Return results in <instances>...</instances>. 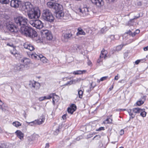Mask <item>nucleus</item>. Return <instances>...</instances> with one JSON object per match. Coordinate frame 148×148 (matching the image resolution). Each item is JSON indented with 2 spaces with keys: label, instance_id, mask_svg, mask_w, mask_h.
<instances>
[{
  "label": "nucleus",
  "instance_id": "nucleus-1",
  "mask_svg": "<svg viewBox=\"0 0 148 148\" xmlns=\"http://www.w3.org/2000/svg\"><path fill=\"white\" fill-rule=\"evenodd\" d=\"M20 32L22 34L29 37L36 41L40 39L36 32L32 27L28 26L27 24L20 28Z\"/></svg>",
  "mask_w": 148,
  "mask_h": 148
},
{
  "label": "nucleus",
  "instance_id": "nucleus-2",
  "mask_svg": "<svg viewBox=\"0 0 148 148\" xmlns=\"http://www.w3.org/2000/svg\"><path fill=\"white\" fill-rule=\"evenodd\" d=\"M42 17L43 19L52 22L54 20V18L51 11L47 9L44 10L42 13Z\"/></svg>",
  "mask_w": 148,
  "mask_h": 148
},
{
  "label": "nucleus",
  "instance_id": "nucleus-3",
  "mask_svg": "<svg viewBox=\"0 0 148 148\" xmlns=\"http://www.w3.org/2000/svg\"><path fill=\"white\" fill-rule=\"evenodd\" d=\"M15 23L16 25L19 26L21 28L27 24V19L26 18L23 16H18L14 19Z\"/></svg>",
  "mask_w": 148,
  "mask_h": 148
},
{
  "label": "nucleus",
  "instance_id": "nucleus-4",
  "mask_svg": "<svg viewBox=\"0 0 148 148\" xmlns=\"http://www.w3.org/2000/svg\"><path fill=\"white\" fill-rule=\"evenodd\" d=\"M38 10L34 8L32 9L27 13L29 18L30 19L38 18L40 16Z\"/></svg>",
  "mask_w": 148,
  "mask_h": 148
},
{
  "label": "nucleus",
  "instance_id": "nucleus-5",
  "mask_svg": "<svg viewBox=\"0 0 148 148\" xmlns=\"http://www.w3.org/2000/svg\"><path fill=\"white\" fill-rule=\"evenodd\" d=\"M29 23L38 29H40L43 26V24L42 22L38 20H31L29 21Z\"/></svg>",
  "mask_w": 148,
  "mask_h": 148
},
{
  "label": "nucleus",
  "instance_id": "nucleus-6",
  "mask_svg": "<svg viewBox=\"0 0 148 148\" xmlns=\"http://www.w3.org/2000/svg\"><path fill=\"white\" fill-rule=\"evenodd\" d=\"M41 34L42 36L46 38L49 40H51L53 36L51 32L47 30H42L40 31Z\"/></svg>",
  "mask_w": 148,
  "mask_h": 148
},
{
  "label": "nucleus",
  "instance_id": "nucleus-7",
  "mask_svg": "<svg viewBox=\"0 0 148 148\" xmlns=\"http://www.w3.org/2000/svg\"><path fill=\"white\" fill-rule=\"evenodd\" d=\"M6 27L7 29L12 32L16 33L19 30L18 28L16 27L14 24L10 23L7 24Z\"/></svg>",
  "mask_w": 148,
  "mask_h": 148
},
{
  "label": "nucleus",
  "instance_id": "nucleus-8",
  "mask_svg": "<svg viewBox=\"0 0 148 148\" xmlns=\"http://www.w3.org/2000/svg\"><path fill=\"white\" fill-rule=\"evenodd\" d=\"M29 87L32 89H36V90L39 89L40 86L39 83L34 80L30 81L29 82Z\"/></svg>",
  "mask_w": 148,
  "mask_h": 148
},
{
  "label": "nucleus",
  "instance_id": "nucleus-9",
  "mask_svg": "<svg viewBox=\"0 0 148 148\" xmlns=\"http://www.w3.org/2000/svg\"><path fill=\"white\" fill-rule=\"evenodd\" d=\"M21 2L18 0H11L10 2V6L15 8L19 7Z\"/></svg>",
  "mask_w": 148,
  "mask_h": 148
},
{
  "label": "nucleus",
  "instance_id": "nucleus-10",
  "mask_svg": "<svg viewBox=\"0 0 148 148\" xmlns=\"http://www.w3.org/2000/svg\"><path fill=\"white\" fill-rule=\"evenodd\" d=\"M45 118L42 117V118H40L39 119L37 120H36L33 121L29 123H31V125H40L42 124L45 121Z\"/></svg>",
  "mask_w": 148,
  "mask_h": 148
},
{
  "label": "nucleus",
  "instance_id": "nucleus-11",
  "mask_svg": "<svg viewBox=\"0 0 148 148\" xmlns=\"http://www.w3.org/2000/svg\"><path fill=\"white\" fill-rule=\"evenodd\" d=\"M72 36V34L71 33L65 34L62 36V39L64 42H67Z\"/></svg>",
  "mask_w": 148,
  "mask_h": 148
},
{
  "label": "nucleus",
  "instance_id": "nucleus-12",
  "mask_svg": "<svg viewBox=\"0 0 148 148\" xmlns=\"http://www.w3.org/2000/svg\"><path fill=\"white\" fill-rule=\"evenodd\" d=\"M23 46L24 48L29 50L30 51H33L34 49V46L28 42H26L24 43Z\"/></svg>",
  "mask_w": 148,
  "mask_h": 148
},
{
  "label": "nucleus",
  "instance_id": "nucleus-13",
  "mask_svg": "<svg viewBox=\"0 0 148 148\" xmlns=\"http://www.w3.org/2000/svg\"><path fill=\"white\" fill-rule=\"evenodd\" d=\"M91 1L98 7H101L103 5V1L102 0H91Z\"/></svg>",
  "mask_w": 148,
  "mask_h": 148
},
{
  "label": "nucleus",
  "instance_id": "nucleus-14",
  "mask_svg": "<svg viewBox=\"0 0 148 148\" xmlns=\"http://www.w3.org/2000/svg\"><path fill=\"white\" fill-rule=\"evenodd\" d=\"M54 9L55 10L56 12H58L60 11H62L63 7L61 4L56 3L54 7Z\"/></svg>",
  "mask_w": 148,
  "mask_h": 148
},
{
  "label": "nucleus",
  "instance_id": "nucleus-15",
  "mask_svg": "<svg viewBox=\"0 0 148 148\" xmlns=\"http://www.w3.org/2000/svg\"><path fill=\"white\" fill-rule=\"evenodd\" d=\"M17 137L21 140H23L24 137V134L20 130H18L15 132Z\"/></svg>",
  "mask_w": 148,
  "mask_h": 148
},
{
  "label": "nucleus",
  "instance_id": "nucleus-16",
  "mask_svg": "<svg viewBox=\"0 0 148 148\" xmlns=\"http://www.w3.org/2000/svg\"><path fill=\"white\" fill-rule=\"evenodd\" d=\"M64 16V13L62 11L56 12V16L58 19H61Z\"/></svg>",
  "mask_w": 148,
  "mask_h": 148
},
{
  "label": "nucleus",
  "instance_id": "nucleus-17",
  "mask_svg": "<svg viewBox=\"0 0 148 148\" xmlns=\"http://www.w3.org/2000/svg\"><path fill=\"white\" fill-rule=\"evenodd\" d=\"M21 62L24 63V65L26 66L28 65L31 63V60L29 59L26 58H24L22 59Z\"/></svg>",
  "mask_w": 148,
  "mask_h": 148
},
{
  "label": "nucleus",
  "instance_id": "nucleus-18",
  "mask_svg": "<svg viewBox=\"0 0 148 148\" xmlns=\"http://www.w3.org/2000/svg\"><path fill=\"white\" fill-rule=\"evenodd\" d=\"M26 12L27 13L30 11L33 8L32 5L31 3L29 2H26Z\"/></svg>",
  "mask_w": 148,
  "mask_h": 148
},
{
  "label": "nucleus",
  "instance_id": "nucleus-19",
  "mask_svg": "<svg viewBox=\"0 0 148 148\" xmlns=\"http://www.w3.org/2000/svg\"><path fill=\"white\" fill-rule=\"evenodd\" d=\"M77 32L76 34V35L78 36L79 35H84L86 33L81 27H79L77 29Z\"/></svg>",
  "mask_w": 148,
  "mask_h": 148
},
{
  "label": "nucleus",
  "instance_id": "nucleus-20",
  "mask_svg": "<svg viewBox=\"0 0 148 148\" xmlns=\"http://www.w3.org/2000/svg\"><path fill=\"white\" fill-rule=\"evenodd\" d=\"M25 65L23 64H18L15 67L17 71H21L24 69Z\"/></svg>",
  "mask_w": 148,
  "mask_h": 148
},
{
  "label": "nucleus",
  "instance_id": "nucleus-21",
  "mask_svg": "<svg viewBox=\"0 0 148 148\" xmlns=\"http://www.w3.org/2000/svg\"><path fill=\"white\" fill-rule=\"evenodd\" d=\"M79 12L83 14V16H84L87 14V12H88V10L87 8H83L82 9L79 8Z\"/></svg>",
  "mask_w": 148,
  "mask_h": 148
},
{
  "label": "nucleus",
  "instance_id": "nucleus-22",
  "mask_svg": "<svg viewBox=\"0 0 148 148\" xmlns=\"http://www.w3.org/2000/svg\"><path fill=\"white\" fill-rule=\"evenodd\" d=\"M53 96L52 97L53 98L52 102L54 105H55V103L56 101H57L59 99V97L55 93H52Z\"/></svg>",
  "mask_w": 148,
  "mask_h": 148
},
{
  "label": "nucleus",
  "instance_id": "nucleus-23",
  "mask_svg": "<svg viewBox=\"0 0 148 148\" xmlns=\"http://www.w3.org/2000/svg\"><path fill=\"white\" fill-rule=\"evenodd\" d=\"M106 57H107L106 51L105 49H103L101 52L100 57V58H104V59H105Z\"/></svg>",
  "mask_w": 148,
  "mask_h": 148
},
{
  "label": "nucleus",
  "instance_id": "nucleus-24",
  "mask_svg": "<svg viewBox=\"0 0 148 148\" xmlns=\"http://www.w3.org/2000/svg\"><path fill=\"white\" fill-rule=\"evenodd\" d=\"M26 3H21L20 4L19 7L21 9V10L23 11H25L26 12Z\"/></svg>",
  "mask_w": 148,
  "mask_h": 148
},
{
  "label": "nucleus",
  "instance_id": "nucleus-25",
  "mask_svg": "<svg viewBox=\"0 0 148 148\" xmlns=\"http://www.w3.org/2000/svg\"><path fill=\"white\" fill-rule=\"evenodd\" d=\"M56 3L51 2H49L47 3V5L48 7L54 9Z\"/></svg>",
  "mask_w": 148,
  "mask_h": 148
},
{
  "label": "nucleus",
  "instance_id": "nucleus-26",
  "mask_svg": "<svg viewBox=\"0 0 148 148\" xmlns=\"http://www.w3.org/2000/svg\"><path fill=\"white\" fill-rule=\"evenodd\" d=\"M128 112L129 114V115H130V119L132 118H133L135 116V114L132 111V110L131 109H129L128 110Z\"/></svg>",
  "mask_w": 148,
  "mask_h": 148
},
{
  "label": "nucleus",
  "instance_id": "nucleus-27",
  "mask_svg": "<svg viewBox=\"0 0 148 148\" xmlns=\"http://www.w3.org/2000/svg\"><path fill=\"white\" fill-rule=\"evenodd\" d=\"M141 109H142L139 108H134L132 110L134 113L136 114H138L140 113V112H141Z\"/></svg>",
  "mask_w": 148,
  "mask_h": 148
},
{
  "label": "nucleus",
  "instance_id": "nucleus-28",
  "mask_svg": "<svg viewBox=\"0 0 148 148\" xmlns=\"http://www.w3.org/2000/svg\"><path fill=\"white\" fill-rule=\"evenodd\" d=\"M86 71L85 70H83L82 71L81 70H78L74 71L73 74L75 75L81 74L85 73Z\"/></svg>",
  "mask_w": 148,
  "mask_h": 148
},
{
  "label": "nucleus",
  "instance_id": "nucleus-29",
  "mask_svg": "<svg viewBox=\"0 0 148 148\" xmlns=\"http://www.w3.org/2000/svg\"><path fill=\"white\" fill-rule=\"evenodd\" d=\"M140 113V115L141 116L143 117L146 116L147 113L145 111V109H141Z\"/></svg>",
  "mask_w": 148,
  "mask_h": 148
},
{
  "label": "nucleus",
  "instance_id": "nucleus-30",
  "mask_svg": "<svg viewBox=\"0 0 148 148\" xmlns=\"http://www.w3.org/2000/svg\"><path fill=\"white\" fill-rule=\"evenodd\" d=\"M10 53L12 54L15 55L17 53V51L15 48L13 47V49L10 51Z\"/></svg>",
  "mask_w": 148,
  "mask_h": 148
},
{
  "label": "nucleus",
  "instance_id": "nucleus-31",
  "mask_svg": "<svg viewBox=\"0 0 148 148\" xmlns=\"http://www.w3.org/2000/svg\"><path fill=\"white\" fill-rule=\"evenodd\" d=\"M10 2L9 0H0V3L2 4H7Z\"/></svg>",
  "mask_w": 148,
  "mask_h": 148
},
{
  "label": "nucleus",
  "instance_id": "nucleus-32",
  "mask_svg": "<svg viewBox=\"0 0 148 148\" xmlns=\"http://www.w3.org/2000/svg\"><path fill=\"white\" fill-rule=\"evenodd\" d=\"M83 92L81 90H78V95L80 98H82V97Z\"/></svg>",
  "mask_w": 148,
  "mask_h": 148
},
{
  "label": "nucleus",
  "instance_id": "nucleus-33",
  "mask_svg": "<svg viewBox=\"0 0 148 148\" xmlns=\"http://www.w3.org/2000/svg\"><path fill=\"white\" fill-rule=\"evenodd\" d=\"M12 124L13 125L16 127L21 125V124L18 121H15L14 122H13Z\"/></svg>",
  "mask_w": 148,
  "mask_h": 148
},
{
  "label": "nucleus",
  "instance_id": "nucleus-34",
  "mask_svg": "<svg viewBox=\"0 0 148 148\" xmlns=\"http://www.w3.org/2000/svg\"><path fill=\"white\" fill-rule=\"evenodd\" d=\"M78 81V80H73L70 81L69 82H68L67 83L66 85L67 84H70L71 85L75 83V82H77Z\"/></svg>",
  "mask_w": 148,
  "mask_h": 148
},
{
  "label": "nucleus",
  "instance_id": "nucleus-35",
  "mask_svg": "<svg viewBox=\"0 0 148 148\" xmlns=\"http://www.w3.org/2000/svg\"><path fill=\"white\" fill-rule=\"evenodd\" d=\"M124 46V45H121L117 46L116 47V50L118 51H120L122 49L123 46Z\"/></svg>",
  "mask_w": 148,
  "mask_h": 148
},
{
  "label": "nucleus",
  "instance_id": "nucleus-36",
  "mask_svg": "<svg viewBox=\"0 0 148 148\" xmlns=\"http://www.w3.org/2000/svg\"><path fill=\"white\" fill-rule=\"evenodd\" d=\"M112 119L110 118H108L107 119L105 120V121H104L103 122L106 124L110 123H112Z\"/></svg>",
  "mask_w": 148,
  "mask_h": 148
},
{
  "label": "nucleus",
  "instance_id": "nucleus-37",
  "mask_svg": "<svg viewBox=\"0 0 148 148\" xmlns=\"http://www.w3.org/2000/svg\"><path fill=\"white\" fill-rule=\"evenodd\" d=\"M108 29V28L107 27H104L101 29V33L103 34L105 33Z\"/></svg>",
  "mask_w": 148,
  "mask_h": 148
},
{
  "label": "nucleus",
  "instance_id": "nucleus-38",
  "mask_svg": "<svg viewBox=\"0 0 148 148\" xmlns=\"http://www.w3.org/2000/svg\"><path fill=\"white\" fill-rule=\"evenodd\" d=\"M144 103V101L142 100H140L137 101L136 103V104L138 106H140L143 104Z\"/></svg>",
  "mask_w": 148,
  "mask_h": 148
},
{
  "label": "nucleus",
  "instance_id": "nucleus-39",
  "mask_svg": "<svg viewBox=\"0 0 148 148\" xmlns=\"http://www.w3.org/2000/svg\"><path fill=\"white\" fill-rule=\"evenodd\" d=\"M67 111L69 113H70L71 114H73V112L75 111H74V110H73V109H71L69 107L67 109Z\"/></svg>",
  "mask_w": 148,
  "mask_h": 148
},
{
  "label": "nucleus",
  "instance_id": "nucleus-40",
  "mask_svg": "<svg viewBox=\"0 0 148 148\" xmlns=\"http://www.w3.org/2000/svg\"><path fill=\"white\" fill-rule=\"evenodd\" d=\"M31 57L32 58H34L35 59H38V57H40V56H38L36 54H32L31 55Z\"/></svg>",
  "mask_w": 148,
  "mask_h": 148
},
{
  "label": "nucleus",
  "instance_id": "nucleus-41",
  "mask_svg": "<svg viewBox=\"0 0 148 148\" xmlns=\"http://www.w3.org/2000/svg\"><path fill=\"white\" fill-rule=\"evenodd\" d=\"M70 108H71V109H73V110H74V111H75L76 109V105L74 104H71V105L70 106Z\"/></svg>",
  "mask_w": 148,
  "mask_h": 148
},
{
  "label": "nucleus",
  "instance_id": "nucleus-42",
  "mask_svg": "<svg viewBox=\"0 0 148 148\" xmlns=\"http://www.w3.org/2000/svg\"><path fill=\"white\" fill-rule=\"evenodd\" d=\"M0 148H9L6 147L5 144L3 143H0Z\"/></svg>",
  "mask_w": 148,
  "mask_h": 148
},
{
  "label": "nucleus",
  "instance_id": "nucleus-43",
  "mask_svg": "<svg viewBox=\"0 0 148 148\" xmlns=\"http://www.w3.org/2000/svg\"><path fill=\"white\" fill-rule=\"evenodd\" d=\"M133 23V20L132 19L130 20L127 23V25H132Z\"/></svg>",
  "mask_w": 148,
  "mask_h": 148
},
{
  "label": "nucleus",
  "instance_id": "nucleus-44",
  "mask_svg": "<svg viewBox=\"0 0 148 148\" xmlns=\"http://www.w3.org/2000/svg\"><path fill=\"white\" fill-rule=\"evenodd\" d=\"M53 94H52V93H51L49 95L46 96L47 97V99H50L52 98V97L53 96Z\"/></svg>",
  "mask_w": 148,
  "mask_h": 148
},
{
  "label": "nucleus",
  "instance_id": "nucleus-45",
  "mask_svg": "<svg viewBox=\"0 0 148 148\" xmlns=\"http://www.w3.org/2000/svg\"><path fill=\"white\" fill-rule=\"evenodd\" d=\"M128 53H129V52H128V51H127L125 52L124 53V58H126L128 56Z\"/></svg>",
  "mask_w": 148,
  "mask_h": 148
},
{
  "label": "nucleus",
  "instance_id": "nucleus-46",
  "mask_svg": "<svg viewBox=\"0 0 148 148\" xmlns=\"http://www.w3.org/2000/svg\"><path fill=\"white\" fill-rule=\"evenodd\" d=\"M101 138V136L99 135H97L95 136L94 138H93V139H94L95 138H96L97 140H99Z\"/></svg>",
  "mask_w": 148,
  "mask_h": 148
},
{
  "label": "nucleus",
  "instance_id": "nucleus-47",
  "mask_svg": "<svg viewBox=\"0 0 148 148\" xmlns=\"http://www.w3.org/2000/svg\"><path fill=\"white\" fill-rule=\"evenodd\" d=\"M7 108V107H5V108H4L3 107V105L1 106V105H0V109H1L2 111H5L6 110Z\"/></svg>",
  "mask_w": 148,
  "mask_h": 148
},
{
  "label": "nucleus",
  "instance_id": "nucleus-48",
  "mask_svg": "<svg viewBox=\"0 0 148 148\" xmlns=\"http://www.w3.org/2000/svg\"><path fill=\"white\" fill-rule=\"evenodd\" d=\"M107 78V77H103L101 78L100 80L101 81H103V80H105Z\"/></svg>",
  "mask_w": 148,
  "mask_h": 148
},
{
  "label": "nucleus",
  "instance_id": "nucleus-49",
  "mask_svg": "<svg viewBox=\"0 0 148 148\" xmlns=\"http://www.w3.org/2000/svg\"><path fill=\"white\" fill-rule=\"evenodd\" d=\"M125 33L129 34L131 36L132 34V32L130 30H129L128 31L126 32Z\"/></svg>",
  "mask_w": 148,
  "mask_h": 148
},
{
  "label": "nucleus",
  "instance_id": "nucleus-50",
  "mask_svg": "<svg viewBox=\"0 0 148 148\" xmlns=\"http://www.w3.org/2000/svg\"><path fill=\"white\" fill-rule=\"evenodd\" d=\"M124 133V131L123 130H121L120 132V134L121 135H123Z\"/></svg>",
  "mask_w": 148,
  "mask_h": 148
},
{
  "label": "nucleus",
  "instance_id": "nucleus-51",
  "mask_svg": "<svg viewBox=\"0 0 148 148\" xmlns=\"http://www.w3.org/2000/svg\"><path fill=\"white\" fill-rule=\"evenodd\" d=\"M119 74H117V75L115 76L114 78V79L115 80H117L119 79Z\"/></svg>",
  "mask_w": 148,
  "mask_h": 148
},
{
  "label": "nucleus",
  "instance_id": "nucleus-52",
  "mask_svg": "<svg viewBox=\"0 0 148 148\" xmlns=\"http://www.w3.org/2000/svg\"><path fill=\"white\" fill-rule=\"evenodd\" d=\"M140 17V14H139L138 16H134V18L132 19H133V20L134 19H137V18H139Z\"/></svg>",
  "mask_w": 148,
  "mask_h": 148
},
{
  "label": "nucleus",
  "instance_id": "nucleus-53",
  "mask_svg": "<svg viewBox=\"0 0 148 148\" xmlns=\"http://www.w3.org/2000/svg\"><path fill=\"white\" fill-rule=\"evenodd\" d=\"M140 60H137L135 61V63L136 64H138L140 62Z\"/></svg>",
  "mask_w": 148,
  "mask_h": 148
},
{
  "label": "nucleus",
  "instance_id": "nucleus-54",
  "mask_svg": "<svg viewBox=\"0 0 148 148\" xmlns=\"http://www.w3.org/2000/svg\"><path fill=\"white\" fill-rule=\"evenodd\" d=\"M143 49L145 51L148 50V46L147 47H144Z\"/></svg>",
  "mask_w": 148,
  "mask_h": 148
},
{
  "label": "nucleus",
  "instance_id": "nucleus-55",
  "mask_svg": "<svg viewBox=\"0 0 148 148\" xmlns=\"http://www.w3.org/2000/svg\"><path fill=\"white\" fill-rule=\"evenodd\" d=\"M104 130V127H100L97 130L100 131L102 130Z\"/></svg>",
  "mask_w": 148,
  "mask_h": 148
},
{
  "label": "nucleus",
  "instance_id": "nucleus-56",
  "mask_svg": "<svg viewBox=\"0 0 148 148\" xmlns=\"http://www.w3.org/2000/svg\"><path fill=\"white\" fill-rule=\"evenodd\" d=\"M102 60L101 59V58L100 57V58L99 59L97 60V62L98 63H99L102 61Z\"/></svg>",
  "mask_w": 148,
  "mask_h": 148
},
{
  "label": "nucleus",
  "instance_id": "nucleus-57",
  "mask_svg": "<svg viewBox=\"0 0 148 148\" xmlns=\"http://www.w3.org/2000/svg\"><path fill=\"white\" fill-rule=\"evenodd\" d=\"M146 97V96H143V97L142 98V99L143 100L142 101H144V102L145 100Z\"/></svg>",
  "mask_w": 148,
  "mask_h": 148
},
{
  "label": "nucleus",
  "instance_id": "nucleus-58",
  "mask_svg": "<svg viewBox=\"0 0 148 148\" xmlns=\"http://www.w3.org/2000/svg\"><path fill=\"white\" fill-rule=\"evenodd\" d=\"M49 143H47L46 145L45 148H49Z\"/></svg>",
  "mask_w": 148,
  "mask_h": 148
},
{
  "label": "nucleus",
  "instance_id": "nucleus-59",
  "mask_svg": "<svg viewBox=\"0 0 148 148\" xmlns=\"http://www.w3.org/2000/svg\"><path fill=\"white\" fill-rule=\"evenodd\" d=\"M7 46H8L10 47H14V45L13 44H10V43H8L7 45Z\"/></svg>",
  "mask_w": 148,
  "mask_h": 148
},
{
  "label": "nucleus",
  "instance_id": "nucleus-60",
  "mask_svg": "<svg viewBox=\"0 0 148 148\" xmlns=\"http://www.w3.org/2000/svg\"><path fill=\"white\" fill-rule=\"evenodd\" d=\"M136 34V33L135 32H134V33L132 32V34H131V36H132V37H134L135 36V35Z\"/></svg>",
  "mask_w": 148,
  "mask_h": 148
},
{
  "label": "nucleus",
  "instance_id": "nucleus-61",
  "mask_svg": "<svg viewBox=\"0 0 148 148\" xmlns=\"http://www.w3.org/2000/svg\"><path fill=\"white\" fill-rule=\"evenodd\" d=\"M66 114H64L62 116V118L63 119H66Z\"/></svg>",
  "mask_w": 148,
  "mask_h": 148
},
{
  "label": "nucleus",
  "instance_id": "nucleus-62",
  "mask_svg": "<svg viewBox=\"0 0 148 148\" xmlns=\"http://www.w3.org/2000/svg\"><path fill=\"white\" fill-rule=\"evenodd\" d=\"M136 34H138L140 32V30L138 29H137L135 32Z\"/></svg>",
  "mask_w": 148,
  "mask_h": 148
},
{
  "label": "nucleus",
  "instance_id": "nucleus-63",
  "mask_svg": "<svg viewBox=\"0 0 148 148\" xmlns=\"http://www.w3.org/2000/svg\"><path fill=\"white\" fill-rule=\"evenodd\" d=\"M113 86H114V85H112L111 86V87H110L109 88V89L110 90H112V89L113 88Z\"/></svg>",
  "mask_w": 148,
  "mask_h": 148
},
{
  "label": "nucleus",
  "instance_id": "nucleus-64",
  "mask_svg": "<svg viewBox=\"0 0 148 148\" xmlns=\"http://www.w3.org/2000/svg\"><path fill=\"white\" fill-rule=\"evenodd\" d=\"M39 100L40 101H42L44 100V99H43L42 97H41L39 98Z\"/></svg>",
  "mask_w": 148,
  "mask_h": 148
}]
</instances>
